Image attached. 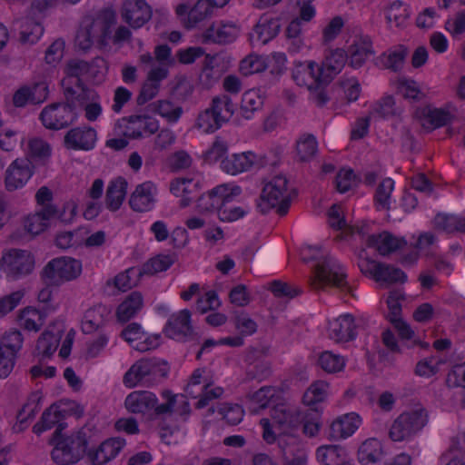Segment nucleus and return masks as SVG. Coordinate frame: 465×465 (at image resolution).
<instances>
[{
  "instance_id": "nucleus-1",
  "label": "nucleus",
  "mask_w": 465,
  "mask_h": 465,
  "mask_svg": "<svg viewBox=\"0 0 465 465\" xmlns=\"http://www.w3.org/2000/svg\"><path fill=\"white\" fill-rule=\"evenodd\" d=\"M105 62L101 57L94 58L91 63L80 59L69 60L64 67L65 76L61 81L63 94L79 97V99H95L96 92L87 87L82 77L93 74L94 67L104 66Z\"/></svg>"
},
{
  "instance_id": "nucleus-2",
  "label": "nucleus",
  "mask_w": 465,
  "mask_h": 465,
  "mask_svg": "<svg viewBox=\"0 0 465 465\" xmlns=\"http://www.w3.org/2000/svg\"><path fill=\"white\" fill-rule=\"evenodd\" d=\"M64 425L59 423L51 439L52 459L58 465L74 464L86 453L88 440L83 430L66 435L62 433Z\"/></svg>"
},
{
  "instance_id": "nucleus-3",
  "label": "nucleus",
  "mask_w": 465,
  "mask_h": 465,
  "mask_svg": "<svg viewBox=\"0 0 465 465\" xmlns=\"http://www.w3.org/2000/svg\"><path fill=\"white\" fill-rule=\"evenodd\" d=\"M114 23L115 14L112 10H104L95 17H85L75 37L76 46L83 51L89 50L94 43L99 47L104 46Z\"/></svg>"
},
{
  "instance_id": "nucleus-4",
  "label": "nucleus",
  "mask_w": 465,
  "mask_h": 465,
  "mask_svg": "<svg viewBox=\"0 0 465 465\" xmlns=\"http://www.w3.org/2000/svg\"><path fill=\"white\" fill-rule=\"evenodd\" d=\"M293 196L295 191L288 188L286 177L277 175L263 187L257 208L262 213L276 208L277 213L283 216L287 213Z\"/></svg>"
},
{
  "instance_id": "nucleus-5",
  "label": "nucleus",
  "mask_w": 465,
  "mask_h": 465,
  "mask_svg": "<svg viewBox=\"0 0 465 465\" xmlns=\"http://www.w3.org/2000/svg\"><path fill=\"white\" fill-rule=\"evenodd\" d=\"M347 274L331 257L323 256L316 260L312 273L309 278V285L315 291L326 286H333L344 292L350 291L346 280Z\"/></svg>"
},
{
  "instance_id": "nucleus-6",
  "label": "nucleus",
  "mask_w": 465,
  "mask_h": 465,
  "mask_svg": "<svg viewBox=\"0 0 465 465\" xmlns=\"http://www.w3.org/2000/svg\"><path fill=\"white\" fill-rule=\"evenodd\" d=\"M64 102L51 104L42 110L40 120L45 128L64 129L71 125L76 119L77 102L84 103V100L69 94H64Z\"/></svg>"
},
{
  "instance_id": "nucleus-7",
  "label": "nucleus",
  "mask_w": 465,
  "mask_h": 465,
  "mask_svg": "<svg viewBox=\"0 0 465 465\" xmlns=\"http://www.w3.org/2000/svg\"><path fill=\"white\" fill-rule=\"evenodd\" d=\"M76 208L74 202L64 203L61 212L54 204L44 205L39 211L25 218L24 227L29 233L37 235L48 227L52 218L57 217L64 223H71L76 214Z\"/></svg>"
},
{
  "instance_id": "nucleus-8",
  "label": "nucleus",
  "mask_w": 465,
  "mask_h": 465,
  "mask_svg": "<svg viewBox=\"0 0 465 465\" xmlns=\"http://www.w3.org/2000/svg\"><path fill=\"white\" fill-rule=\"evenodd\" d=\"M163 396L167 399V401L158 405V400L153 392L134 391L126 397L124 405L132 413L144 414L153 410L156 415L171 413L175 404V397L168 391H164Z\"/></svg>"
},
{
  "instance_id": "nucleus-9",
  "label": "nucleus",
  "mask_w": 465,
  "mask_h": 465,
  "mask_svg": "<svg viewBox=\"0 0 465 465\" xmlns=\"http://www.w3.org/2000/svg\"><path fill=\"white\" fill-rule=\"evenodd\" d=\"M429 420L428 411L420 407L401 413L390 429V438L393 441H402L410 439L426 426Z\"/></svg>"
},
{
  "instance_id": "nucleus-10",
  "label": "nucleus",
  "mask_w": 465,
  "mask_h": 465,
  "mask_svg": "<svg viewBox=\"0 0 465 465\" xmlns=\"http://www.w3.org/2000/svg\"><path fill=\"white\" fill-rule=\"evenodd\" d=\"M82 272L80 261L71 257H61L48 262L44 269V277L51 284L76 279Z\"/></svg>"
},
{
  "instance_id": "nucleus-11",
  "label": "nucleus",
  "mask_w": 465,
  "mask_h": 465,
  "mask_svg": "<svg viewBox=\"0 0 465 465\" xmlns=\"http://www.w3.org/2000/svg\"><path fill=\"white\" fill-rule=\"evenodd\" d=\"M34 266L35 259L26 250L10 249L3 254L0 261V268L13 278L31 273Z\"/></svg>"
},
{
  "instance_id": "nucleus-12",
  "label": "nucleus",
  "mask_w": 465,
  "mask_h": 465,
  "mask_svg": "<svg viewBox=\"0 0 465 465\" xmlns=\"http://www.w3.org/2000/svg\"><path fill=\"white\" fill-rule=\"evenodd\" d=\"M23 344V336L19 331L5 333L0 341V378H6L14 369L16 353Z\"/></svg>"
},
{
  "instance_id": "nucleus-13",
  "label": "nucleus",
  "mask_w": 465,
  "mask_h": 465,
  "mask_svg": "<svg viewBox=\"0 0 465 465\" xmlns=\"http://www.w3.org/2000/svg\"><path fill=\"white\" fill-rule=\"evenodd\" d=\"M270 416L272 426L283 434L297 430L304 420V417L298 408L287 404L275 405L270 411Z\"/></svg>"
},
{
  "instance_id": "nucleus-14",
  "label": "nucleus",
  "mask_w": 465,
  "mask_h": 465,
  "mask_svg": "<svg viewBox=\"0 0 465 465\" xmlns=\"http://www.w3.org/2000/svg\"><path fill=\"white\" fill-rule=\"evenodd\" d=\"M35 163L29 158L15 160L6 169L5 185L7 191L12 192L22 188L34 173Z\"/></svg>"
},
{
  "instance_id": "nucleus-15",
  "label": "nucleus",
  "mask_w": 465,
  "mask_h": 465,
  "mask_svg": "<svg viewBox=\"0 0 465 465\" xmlns=\"http://www.w3.org/2000/svg\"><path fill=\"white\" fill-rule=\"evenodd\" d=\"M123 19L133 28H140L152 17V9L144 0H125L122 6Z\"/></svg>"
},
{
  "instance_id": "nucleus-16",
  "label": "nucleus",
  "mask_w": 465,
  "mask_h": 465,
  "mask_svg": "<svg viewBox=\"0 0 465 465\" xmlns=\"http://www.w3.org/2000/svg\"><path fill=\"white\" fill-rule=\"evenodd\" d=\"M125 444L122 438H111L103 441L96 449L87 452V458L93 465H104L116 457Z\"/></svg>"
},
{
  "instance_id": "nucleus-17",
  "label": "nucleus",
  "mask_w": 465,
  "mask_h": 465,
  "mask_svg": "<svg viewBox=\"0 0 465 465\" xmlns=\"http://www.w3.org/2000/svg\"><path fill=\"white\" fill-rule=\"evenodd\" d=\"M96 132L91 127H76L69 130L64 138V146L71 150L88 151L94 148Z\"/></svg>"
},
{
  "instance_id": "nucleus-18",
  "label": "nucleus",
  "mask_w": 465,
  "mask_h": 465,
  "mask_svg": "<svg viewBox=\"0 0 465 465\" xmlns=\"http://www.w3.org/2000/svg\"><path fill=\"white\" fill-rule=\"evenodd\" d=\"M367 245L375 248L381 255L385 256L404 248L407 242L404 238L396 237L389 232H382L369 235Z\"/></svg>"
},
{
  "instance_id": "nucleus-19",
  "label": "nucleus",
  "mask_w": 465,
  "mask_h": 465,
  "mask_svg": "<svg viewBox=\"0 0 465 465\" xmlns=\"http://www.w3.org/2000/svg\"><path fill=\"white\" fill-rule=\"evenodd\" d=\"M329 337L336 342L353 340L355 333L354 319L350 314L341 315L329 322Z\"/></svg>"
},
{
  "instance_id": "nucleus-20",
  "label": "nucleus",
  "mask_w": 465,
  "mask_h": 465,
  "mask_svg": "<svg viewBox=\"0 0 465 465\" xmlns=\"http://www.w3.org/2000/svg\"><path fill=\"white\" fill-rule=\"evenodd\" d=\"M155 186L151 182H145L136 186L131 194L129 204L134 212L150 211L154 204Z\"/></svg>"
},
{
  "instance_id": "nucleus-21",
  "label": "nucleus",
  "mask_w": 465,
  "mask_h": 465,
  "mask_svg": "<svg viewBox=\"0 0 465 465\" xmlns=\"http://www.w3.org/2000/svg\"><path fill=\"white\" fill-rule=\"evenodd\" d=\"M348 59L347 53L341 48H337L330 53L319 68L322 74V83L330 84L333 77L337 75L344 67Z\"/></svg>"
},
{
  "instance_id": "nucleus-22",
  "label": "nucleus",
  "mask_w": 465,
  "mask_h": 465,
  "mask_svg": "<svg viewBox=\"0 0 465 465\" xmlns=\"http://www.w3.org/2000/svg\"><path fill=\"white\" fill-rule=\"evenodd\" d=\"M190 317L191 313L188 310H183L179 313L172 315L164 328L165 335L177 340L190 336L193 332Z\"/></svg>"
},
{
  "instance_id": "nucleus-23",
  "label": "nucleus",
  "mask_w": 465,
  "mask_h": 465,
  "mask_svg": "<svg viewBox=\"0 0 465 465\" xmlns=\"http://www.w3.org/2000/svg\"><path fill=\"white\" fill-rule=\"evenodd\" d=\"M228 187L226 184L219 185L205 194L201 195L197 200V209L200 213H211L214 210H218L224 202L229 200L230 195L228 194Z\"/></svg>"
},
{
  "instance_id": "nucleus-24",
  "label": "nucleus",
  "mask_w": 465,
  "mask_h": 465,
  "mask_svg": "<svg viewBox=\"0 0 465 465\" xmlns=\"http://www.w3.org/2000/svg\"><path fill=\"white\" fill-rule=\"evenodd\" d=\"M319 68L320 66L314 62L299 63L292 70V79L300 86H305L307 89L312 88L322 78Z\"/></svg>"
},
{
  "instance_id": "nucleus-25",
  "label": "nucleus",
  "mask_w": 465,
  "mask_h": 465,
  "mask_svg": "<svg viewBox=\"0 0 465 465\" xmlns=\"http://www.w3.org/2000/svg\"><path fill=\"white\" fill-rule=\"evenodd\" d=\"M360 417L357 414H346L335 420L330 426L329 438L333 440L345 439L358 429Z\"/></svg>"
},
{
  "instance_id": "nucleus-26",
  "label": "nucleus",
  "mask_w": 465,
  "mask_h": 465,
  "mask_svg": "<svg viewBox=\"0 0 465 465\" xmlns=\"http://www.w3.org/2000/svg\"><path fill=\"white\" fill-rule=\"evenodd\" d=\"M156 366L150 360L137 361L125 372L124 376V383L128 388H134L141 383L146 377L155 372Z\"/></svg>"
},
{
  "instance_id": "nucleus-27",
  "label": "nucleus",
  "mask_w": 465,
  "mask_h": 465,
  "mask_svg": "<svg viewBox=\"0 0 465 465\" xmlns=\"http://www.w3.org/2000/svg\"><path fill=\"white\" fill-rule=\"evenodd\" d=\"M256 155L252 152L234 153L222 161V169L229 174L248 171L255 163Z\"/></svg>"
},
{
  "instance_id": "nucleus-28",
  "label": "nucleus",
  "mask_w": 465,
  "mask_h": 465,
  "mask_svg": "<svg viewBox=\"0 0 465 465\" xmlns=\"http://www.w3.org/2000/svg\"><path fill=\"white\" fill-rule=\"evenodd\" d=\"M127 182L122 177L112 181L106 190V207L112 211H117L122 205L126 195Z\"/></svg>"
},
{
  "instance_id": "nucleus-29",
  "label": "nucleus",
  "mask_w": 465,
  "mask_h": 465,
  "mask_svg": "<svg viewBox=\"0 0 465 465\" xmlns=\"http://www.w3.org/2000/svg\"><path fill=\"white\" fill-rule=\"evenodd\" d=\"M143 295L139 292H133L118 306L116 316L119 322H126L134 317L143 307Z\"/></svg>"
},
{
  "instance_id": "nucleus-30",
  "label": "nucleus",
  "mask_w": 465,
  "mask_h": 465,
  "mask_svg": "<svg viewBox=\"0 0 465 465\" xmlns=\"http://www.w3.org/2000/svg\"><path fill=\"white\" fill-rule=\"evenodd\" d=\"M109 314L110 310L102 304L95 305L87 310L82 322L83 331L86 333H90L97 330L103 326Z\"/></svg>"
},
{
  "instance_id": "nucleus-31",
  "label": "nucleus",
  "mask_w": 465,
  "mask_h": 465,
  "mask_svg": "<svg viewBox=\"0 0 465 465\" xmlns=\"http://www.w3.org/2000/svg\"><path fill=\"white\" fill-rule=\"evenodd\" d=\"M203 37L204 43H230L236 37V28L232 25H220L218 26L212 25L206 29Z\"/></svg>"
},
{
  "instance_id": "nucleus-32",
  "label": "nucleus",
  "mask_w": 465,
  "mask_h": 465,
  "mask_svg": "<svg viewBox=\"0 0 465 465\" xmlns=\"http://www.w3.org/2000/svg\"><path fill=\"white\" fill-rule=\"evenodd\" d=\"M373 54L372 45L370 41L360 40L350 45L348 49L349 64L352 68H360L367 58Z\"/></svg>"
},
{
  "instance_id": "nucleus-33",
  "label": "nucleus",
  "mask_w": 465,
  "mask_h": 465,
  "mask_svg": "<svg viewBox=\"0 0 465 465\" xmlns=\"http://www.w3.org/2000/svg\"><path fill=\"white\" fill-rule=\"evenodd\" d=\"M406 281L407 275L403 271L383 262L381 263L375 278V282L385 287L396 283H404Z\"/></svg>"
},
{
  "instance_id": "nucleus-34",
  "label": "nucleus",
  "mask_w": 465,
  "mask_h": 465,
  "mask_svg": "<svg viewBox=\"0 0 465 465\" xmlns=\"http://www.w3.org/2000/svg\"><path fill=\"white\" fill-rule=\"evenodd\" d=\"M175 262V255L158 254L138 269V275H154L169 269Z\"/></svg>"
},
{
  "instance_id": "nucleus-35",
  "label": "nucleus",
  "mask_w": 465,
  "mask_h": 465,
  "mask_svg": "<svg viewBox=\"0 0 465 465\" xmlns=\"http://www.w3.org/2000/svg\"><path fill=\"white\" fill-rule=\"evenodd\" d=\"M38 18H33L30 14L22 21V30L19 41L22 44H35L43 35L44 27Z\"/></svg>"
},
{
  "instance_id": "nucleus-36",
  "label": "nucleus",
  "mask_w": 465,
  "mask_h": 465,
  "mask_svg": "<svg viewBox=\"0 0 465 465\" xmlns=\"http://www.w3.org/2000/svg\"><path fill=\"white\" fill-rule=\"evenodd\" d=\"M408 54V48L405 45H400L381 55L380 61L384 68L396 73L401 70Z\"/></svg>"
},
{
  "instance_id": "nucleus-37",
  "label": "nucleus",
  "mask_w": 465,
  "mask_h": 465,
  "mask_svg": "<svg viewBox=\"0 0 465 465\" xmlns=\"http://www.w3.org/2000/svg\"><path fill=\"white\" fill-rule=\"evenodd\" d=\"M280 28L281 24L278 18L262 17L254 27V33L257 35L258 41L265 45L278 35Z\"/></svg>"
},
{
  "instance_id": "nucleus-38",
  "label": "nucleus",
  "mask_w": 465,
  "mask_h": 465,
  "mask_svg": "<svg viewBox=\"0 0 465 465\" xmlns=\"http://www.w3.org/2000/svg\"><path fill=\"white\" fill-rule=\"evenodd\" d=\"M214 8L210 0H198L188 13V18L184 23V26L188 29L194 27L198 23L209 18L213 15Z\"/></svg>"
},
{
  "instance_id": "nucleus-39",
  "label": "nucleus",
  "mask_w": 465,
  "mask_h": 465,
  "mask_svg": "<svg viewBox=\"0 0 465 465\" xmlns=\"http://www.w3.org/2000/svg\"><path fill=\"white\" fill-rule=\"evenodd\" d=\"M263 105V98L259 92L251 89L245 92L242 97L240 112L245 119H251L253 114L262 109Z\"/></svg>"
},
{
  "instance_id": "nucleus-40",
  "label": "nucleus",
  "mask_w": 465,
  "mask_h": 465,
  "mask_svg": "<svg viewBox=\"0 0 465 465\" xmlns=\"http://www.w3.org/2000/svg\"><path fill=\"white\" fill-rule=\"evenodd\" d=\"M381 453V442L376 439H369L361 445L358 459L364 464L374 463L380 460Z\"/></svg>"
},
{
  "instance_id": "nucleus-41",
  "label": "nucleus",
  "mask_w": 465,
  "mask_h": 465,
  "mask_svg": "<svg viewBox=\"0 0 465 465\" xmlns=\"http://www.w3.org/2000/svg\"><path fill=\"white\" fill-rule=\"evenodd\" d=\"M211 108L216 114V117L222 124L228 122L233 115L235 110L231 97L227 94L214 97L212 101Z\"/></svg>"
},
{
  "instance_id": "nucleus-42",
  "label": "nucleus",
  "mask_w": 465,
  "mask_h": 465,
  "mask_svg": "<svg viewBox=\"0 0 465 465\" xmlns=\"http://www.w3.org/2000/svg\"><path fill=\"white\" fill-rule=\"evenodd\" d=\"M276 392L275 388L272 386H264L260 388L253 393H248L246 399L251 404L257 405L251 409L252 412H257L259 410L265 409L272 398L274 397Z\"/></svg>"
},
{
  "instance_id": "nucleus-43",
  "label": "nucleus",
  "mask_w": 465,
  "mask_h": 465,
  "mask_svg": "<svg viewBox=\"0 0 465 465\" xmlns=\"http://www.w3.org/2000/svg\"><path fill=\"white\" fill-rule=\"evenodd\" d=\"M152 111L159 114L169 123L176 122L183 114V108L167 100H161L150 105Z\"/></svg>"
},
{
  "instance_id": "nucleus-44",
  "label": "nucleus",
  "mask_w": 465,
  "mask_h": 465,
  "mask_svg": "<svg viewBox=\"0 0 465 465\" xmlns=\"http://www.w3.org/2000/svg\"><path fill=\"white\" fill-rule=\"evenodd\" d=\"M450 121V114L443 109H427L422 126L430 130L446 125Z\"/></svg>"
},
{
  "instance_id": "nucleus-45",
  "label": "nucleus",
  "mask_w": 465,
  "mask_h": 465,
  "mask_svg": "<svg viewBox=\"0 0 465 465\" xmlns=\"http://www.w3.org/2000/svg\"><path fill=\"white\" fill-rule=\"evenodd\" d=\"M62 418V411L58 409V407L52 405L44 411L41 417V420L33 427V430L35 433L40 434L44 430L51 429L56 423H59Z\"/></svg>"
},
{
  "instance_id": "nucleus-46",
  "label": "nucleus",
  "mask_w": 465,
  "mask_h": 465,
  "mask_svg": "<svg viewBox=\"0 0 465 465\" xmlns=\"http://www.w3.org/2000/svg\"><path fill=\"white\" fill-rule=\"evenodd\" d=\"M318 362L321 368L329 373L341 371L345 366L343 357L328 351L320 355Z\"/></svg>"
},
{
  "instance_id": "nucleus-47",
  "label": "nucleus",
  "mask_w": 465,
  "mask_h": 465,
  "mask_svg": "<svg viewBox=\"0 0 465 465\" xmlns=\"http://www.w3.org/2000/svg\"><path fill=\"white\" fill-rule=\"evenodd\" d=\"M28 154L25 158H29L33 163L37 161H45L51 154L50 145L42 139H32L28 143Z\"/></svg>"
},
{
  "instance_id": "nucleus-48",
  "label": "nucleus",
  "mask_w": 465,
  "mask_h": 465,
  "mask_svg": "<svg viewBox=\"0 0 465 465\" xmlns=\"http://www.w3.org/2000/svg\"><path fill=\"white\" fill-rule=\"evenodd\" d=\"M222 124L211 107L200 113L196 120V126L205 133H213L218 130Z\"/></svg>"
},
{
  "instance_id": "nucleus-49",
  "label": "nucleus",
  "mask_w": 465,
  "mask_h": 465,
  "mask_svg": "<svg viewBox=\"0 0 465 465\" xmlns=\"http://www.w3.org/2000/svg\"><path fill=\"white\" fill-rule=\"evenodd\" d=\"M142 276L143 275H138V269L129 268L114 277V286L118 290L125 292L136 286Z\"/></svg>"
},
{
  "instance_id": "nucleus-50",
  "label": "nucleus",
  "mask_w": 465,
  "mask_h": 465,
  "mask_svg": "<svg viewBox=\"0 0 465 465\" xmlns=\"http://www.w3.org/2000/svg\"><path fill=\"white\" fill-rule=\"evenodd\" d=\"M405 300V294L401 290H392L389 292L387 298V305L389 313L387 319L390 322L401 319V301Z\"/></svg>"
},
{
  "instance_id": "nucleus-51",
  "label": "nucleus",
  "mask_w": 465,
  "mask_h": 465,
  "mask_svg": "<svg viewBox=\"0 0 465 465\" xmlns=\"http://www.w3.org/2000/svg\"><path fill=\"white\" fill-rule=\"evenodd\" d=\"M301 161L304 162L313 157L317 152V142L313 135L306 134L300 138L296 145Z\"/></svg>"
},
{
  "instance_id": "nucleus-52",
  "label": "nucleus",
  "mask_w": 465,
  "mask_h": 465,
  "mask_svg": "<svg viewBox=\"0 0 465 465\" xmlns=\"http://www.w3.org/2000/svg\"><path fill=\"white\" fill-rule=\"evenodd\" d=\"M394 182L391 178L382 180L376 190L374 200L383 209H390V198L393 191Z\"/></svg>"
},
{
  "instance_id": "nucleus-53",
  "label": "nucleus",
  "mask_w": 465,
  "mask_h": 465,
  "mask_svg": "<svg viewBox=\"0 0 465 465\" xmlns=\"http://www.w3.org/2000/svg\"><path fill=\"white\" fill-rule=\"evenodd\" d=\"M328 386V383L322 381H318L312 383L304 393V403L307 405H312L322 401L326 396Z\"/></svg>"
},
{
  "instance_id": "nucleus-54",
  "label": "nucleus",
  "mask_w": 465,
  "mask_h": 465,
  "mask_svg": "<svg viewBox=\"0 0 465 465\" xmlns=\"http://www.w3.org/2000/svg\"><path fill=\"white\" fill-rule=\"evenodd\" d=\"M58 338L51 331H45L38 338L36 350L45 357H50L56 350Z\"/></svg>"
},
{
  "instance_id": "nucleus-55",
  "label": "nucleus",
  "mask_w": 465,
  "mask_h": 465,
  "mask_svg": "<svg viewBox=\"0 0 465 465\" xmlns=\"http://www.w3.org/2000/svg\"><path fill=\"white\" fill-rule=\"evenodd\" d=\"M22 325L28 331H38L43 325L42 314L32 308L25 309L20 315Z\"/></svg>"
},
{
  "instance_id": "nucleus-56",
  "label": "nucleus",
  "mask_w": 465,
  "mask_h": 465,
  "mask_svg": "<svg viewBox=\"0 0 465 465\" xmlns=\"http://www.w3.org/2000/svg\"><path fill=\"white\" fill-rule=\"evenodd\" d=\"M328 216H329V223H330L331 227H332L333 229H337V230L346 229V230L350 231V234L354 233V228L351 226H347V224H346L343 212L341 210V205L333 204L328 212Z\"/></svg>"
},
{
  "instance_id": "nucleus-57",
  "label": "nucleus",
  "mask_w": 465,
  "mask_h": 465,
  "mask_svg": "<svg viewBox=\"0 0 465 465\" xmlns=\"http://www.w3.org/2000/svg\"><path fill=\"white\" fill-rule=\"evenodd\" d=\"M459 216L439 213L434 218V226L448 233L458 232Z\"/></svg>"
},
{
  "instance_id": "nucleus-58",
  "label": "nucleus",
  "mask_w": 465,
  "mask_h": 465,
  "mask_svg": "<svg viewBox=\"0 0 465 465\" xmlns=\"http://www.w3.org/2000/svg\"><path fill=\"white\" fill-rule=\"evenodd\" d=\"M229 200H224L218 209V216L222 222H234L244 216L245 211L241 207L228 206Z\"/></svg>"
},
{
  "instance_id": "nucleus-59",
  "label": "nucleus",
  "mask_w": 465,
  "mask_h": 465,
  "mask_svg": "<svg viewBox=\"0 0 465 465\" xmlns=\"http://www.w3.org/2000/svg\"><path fill=\"white\" fill-rule=\"evenodd\" d=\"M408 17L407 10L401 1L393 2L387 10L386 19L389 23L401 25Z\"/></svg>"
},
{
  "instance_id": "nucleus-60",
  "label": "nucleus",
  "mask_w": 465,
  "mask_h": 465,
  "mask_svg": "<svg viewBox=\"0 0 465 465\" xmlns=\"http://www.w3.org/2000/svg\"><path fill=\"white\" fill-rule=\"evenodd\" d=\"M263 68L262 61L256 55H249L240 64V72L245 76L261 72Z\"/></svg>"
},
{
  "instance_id": "nucleus-61",
  "label": "nucleus",
  "mask_w": 465,
  "mask_h": 465,
  "mask_svg": "<svg viewBox=\"0 0 465 465\" xmlns=\"http://www.w3.org/2000/svg\"><path fill=\"white\" fill-rule=\"evenodd\" d=\"M227 143L217 137L212 146L205 152L204 158L208 162H216L227 153Z\"/></svg>"
},
{
  "instance_id": "nucleus-62",
  "label": "nucleus",
  "mask_w": 465,
  "mask_h": 465,
  "mask_svg": "<svg viewBox=\"0 0 465 465\" xmlns=\"http://www.w3.org/2000/svg\"><path fill=\"white\" fill-rule=\"evenodd\" d=\"M286 461L284 465H306L308 460L307 452L301 448L294 450H283Z\"/></svg>"
},
{
  "instance_id": "nucleus-63",
  "label": "nucleus",
  "mask_w": 465,
  "mask_h": 465,
  "mask_svg": "<svg viewBox=\"0 0 465 465\" xmlns=\"http://www.w3.org/2000/svg\"><path fill=\"white\" fill-rule=\"evenodd\" d=\"M446 382L450 387H465V362L452 368L447 376Z\"/></svg>"
},
{
  "instance_id": "nucleus-64",
  "label": "nucleus",
  "mask_w": 465,
  "mask_h": 465,
  "mask_svg": "<svg viewBox=\"0 0 465 465\" xmlns=\"http://www.w3.org/2000/svg\"><path fill=\"white\" fill-rule=\"evenodd\" d=\"M445 29L452 35H461L465 32V11L458 12L453 19L445 23Z\"/></svg>"
}]
</instances>
